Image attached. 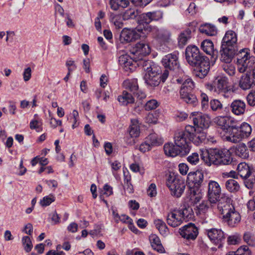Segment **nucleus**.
Masks as SVG:
<instances>
[{
    "label": "nucleus",
    "mask_w": 255,
    "mask_h": 255,
    "mask_svg": "<svg viewBox=\"0 0 255 255\" xmlns=\"http://www.w3.org/2000/svg\"><path fill=\"white\" fill-rule=\"evenodd\" d=\"M192 116L194 125L196 129H206L209 127L210 119L207 115L197 113Z\"/></svg>",
    "instance_id": "aec40b11"
},
{
    "label": "nucleus",
    "mask_w": 255,
    "mask_h": 255,
    "mask_svg": "<svg viewBox=\"0 0 255 255\" xmlns=\"http://www.w3.org/2000/svg\"><path fill=\"white\" fill-rule=\"evenodd\" d=\"M201 46L204 52L211 56V62L215 63L218 57V51L214 49L212 41L210 40H204L202 42Z\"/></svg>",
    "instance_id": "6ab92c4d"
},
{
    "label": "nucleus",
    "mask_w": 255,
    "mask_h": 255,
    "mask_svg": "<svg viewBox=\"0 0 255 255\" xmlns=\"http://www.w3.org/2000/svg\"><path fill=\"white\" fill-rule=\"evenodd\" d=\"M163 149L166 155L175 157L177 155L182 156L187 154L191 147L189 144H164Z\"/></svg>",
    "instance_id": "ddd939ff"
},
{
    "label": "nucleus",
    "mask_w": 255,
    "mask_h": 255,
    "mask_svg": "<svg viewBox=\"0 0 255 255\" xmlns=\"http://www.w3.org/2000/svg\"><path fill=\"white\" fill-rule=\"evenodd\" d=\"M145 34L140 25L133 29L124 28L120 34V40L122 43H128L134 41L140 37V34Z\"/></svg>",
    "instance_id": "4468645a"
},
{
    "label": "nucleus",
    "mask_w": 255,
    "mask_h": 255,
    "mask_svg": "<svg viewBox=\"0 0 255 255\" xmlns=\"http://www.w3.org/2000/svg\"><path fill=\"white\" fill-rule=\"evenodd\" d=\"M218 209L223 215V222L229 227L235 228L241 221V216L233 204V200L228 197H224L220 201Z\"/></svg>",
    "instance_id": "7ed1b4c3"
},
{
    "label": "nucleus",
    "mask_w": 255,
    "mask_h": 255,
    "mask_svg": "<svg viewBox=\"0 0 255 255\" xmlns=\"http://www.w3.org/2000/svg\"><path fill=\"white\" fill-rule=\"evenodd\" d=\"M255 64V57L251 55L249 49H242L237 54V69L240 73L251 71Z\"/></svg>",
    "instance_id": "423d86ee"
},
{
    "label": "nucleus",
    "mask_w": 255,
    "mask_h": 255,
    "mask_svg": "<svg viewBox=\"0 0 255 255\" xmlns=\"http://www.w3.org/2000/svg\"><path fill=\"white\" fill-rule=\"evenodd\" d=\"M151 246L153 250L159 253H165V249L162 246L159 237L155 234L149 236Z\"/></svg>",
    "instance_id": "7c9ffc66"
},
{
    "label": "nucleus",
    "mask_w": 255,
    "mask_h": 255,
    "mask_svg": "<svg viewBox=\"0 0 255 255\" xmlns=\"http://www.w3.org/2000/svg\"><path fill=\"white\" fill-rule=\"evenodd\" d=\"M182 217L179 214L177 209L171 210L167 214L166 222L168 225L173 228L179 226L183 223Z\"/></svg>",
    "instance_id": "4be33fe9"
},
{
    "label": "nucleus",
    "mask_w": 255,
    "mask_h": 255,
    "mask_svg": "<svg viewBox=\"0 0 255 255\" xmlns=\"http://www.w3.org/2000/svg\"><path fill=\"white\" fill-rule=\"evenodd\" d=\"M161 70L159 67L153 66V69L149 70L144 74L143 79L145 83L150 86H158L160 82H164L167 78L169 72L168 70H165L161 75Z\"/></svg>",
    "instance_id": "6e6552de"
},
{
    "label": "nucleus",
    "mask_w": 255,
    "mask_h": 255,
    "mask_svg": "<svg viewBox=\"0 0 255 255\" xmlns=\"http://www.w3.org/2000/svg\"><path fill=\"white\" fill-rule=\"evenodd\" d=\"M210 106L213 111H217L222 109V104L220 101L217 99H213L210 101Z\"/></svg>",
    "instance_id": "8fccbe9b"
},
{
    "label": "nucleus",
    "mask_w": 255,
    "mask_h": 255,
    "mask_svg": "<svg viewBox=\"0 0 255 255\" xmlns=\"http://www.w3.org/2000/svg\"><path fill=\"white\" fill-rule=\"evenodd\" d=\"M204 175L201 171L190 172L187 177L189 183H192L197 187H199L203 181Z\"/></svg>",
    "instance_id": "bb28decb"
},
{
    "label": "nucleus",
    "mask_w": 255,
    "mask_h": 255,
    "mask_svg": "<svg viewBox=\"0 0 255 255\" xmlns=\"http://www.w3.org/2000/svg\"><path fill=\"white\" fill-rule=\"evenodd\" d=\"M215 122L224 132L223 135L222 132H221V136L222 138L224 135H231L229 132L232 129H236L239 128V126L237 125V122L231 117H217L215 119Z\"/></svg>",
    "instance_id": "9d476101"
},
{
    "label": "nucleus",
    "mask_w": 255,
    "mask_h": 255,
    "mask_svg": "<svg viewBox=\"0 0 255 255\" xmlns=\"http://www.w3.org/2000/svg\"><path fill=\"white\" fill-rule=\"evenodd\" d=\"M179 171L182 175H186L188 171V167L185 163H180L178 165Z\"/></svg>",
    "instance_id": "e2e57ef3"
},
{
    "label": "nucleus",
    "mask_w": 255,
    "mask_h": 255,
    "mask_svg": "<svg viewBox=\"0 0 255 255\" xmlns=\"http://www.w3.org/2000/svg\"><path fill=\"white\" fill-rule=\"evenodd\" d=\"M51 219L54 224H57L60 222V218L56 212L51 214Z\"/></svg>",
    "instance_id": "774afa93"
},
{
    "label": "nucleus",
    "mask_w": 255,
    "mask_h": 255,
    "mask_svg": "<svg viewBox=\"0 0 255 255\" xmlns=\"http://www.w3.org/2000/svg\"><path fill=\"white\" fill-rule=\"evenodd\" d=\"M225 187L230 192H236L240 189V186L238 182L235 179H229L225 183Z\"/></svg>",
    "instance_id": "79ce46f5"
},
{
    "label": "nucleus",
    "mask_w": 255,
    "mask_h": 255,
    "mask_svg": "<svg viewBox=\"0 0 255 255\" xmlns=\"http://www.w3.org/2000/svg\"><path fill=\"white\" fill-rule=\"evenodd\" d=\"M118 100L124 106L133 104L134 102V99L131 94L126 91H123L122 95L119 96Z\"/></svg>",
    "instance_id": "72a5a7b5"
},
{
    "label": "nucleus",
    "mask_w": 255,
    "mask_h": 255,
    "mask_svg": "<svg viewBox=\"0 0 255 255\" xmlns=\"http://www.w3.org/2000/svg\"><path fill=\"white\" fill-rule=\"evenodd\" d=\"M119 62L121 66H123L126 70H132L137 65V61L133 58V55H121L119 59Z\"/></svg>",
    "instance_id": "5701e85b"
},
{
    "label": "nucleus",
    "mask_w": 255,
    "mask_h": 255,
    "mask_svg": "<svg viewBox=\"0 0 255 255\" xmlns=\"http://www.w3.org/2000/svg\"><path fill=\"white\" fill-rule=\"evenodd\" d=\"M111 8L114 10H117L120 7L125 8L128 5L129 0H110Z\"/></svg>",
    "instance_id": "c9c22d12"
},
{
    "label": "nucleus",
    "mask_w": 255,
    "mask_h": 255,
    "mask_svg": "<svg viewBox=\"0 0 255 255\" xmlns=\"http://www.w3.org/2000/svg\"><path fill=\"white\" fill-rule=\"evenodd\" d=\"M178 233L182 238L188 241L195 240L198 235V230L194 224L190 223L179 228Z\"/></svg>",
    "instance_id": "f3484780"
},
{
    "label": "nucleus",
    "mask_w": 255,
    "mask_h": 255,
    "mask_svg": "<svg viewBox=\"0 0 255 255\" xmlns=\"http://www.w3.org/2000/svg\"><path fill=\"white\" fill-rule=\"evenodd\" d=\"M177 55L178 53L176 52H174L164 56L162 59V63L166 68L165 70H167V69L171 71L178 70L179 64L178 61Z\"/></svg>",
    "instance_id": "a211bd4d"
},
{
    "label": "nucleus",
    "mask_w": 255,
    "mask_h": 255,
    "mask_svg": "<svg viewBox=\"0 0 255 255\" xmlns=\"http://www.w3.org/2000/svg\"><path fill=\"white\" fill-rule=\"evenodd\" d=\"M179 214L182 217V220H188L192 217V210L189 207L183 206V207L177 209Z\"/></svg>",
    "instance_id": "a19ab883"
},
{
    "label": "nucleus",
    "mask_w": 255,
    "mask_h": 255,
    "mask_svg": "<svg viewBox=\"0 0 255 255\" xmlns=\"http://www.w3.org/2000/svg\"><path fill=\"white\" fill-rule=\"evenodd\" d=\"M21 242L24 250L27 253L31 251L32 249V244L30 238L28 236H24L22 238Z\"/></svg>",
    "instance_id": "de8ad7c7"
},
{
    "label": "nucleus",
    "mask_w": 255,
    "mask_h": 255,
    "mask_svg": "<svg viewBox=\"0 0 255 255\" xmlns=\"http://www.w3.org/2000/svg\"><path fill=\"white\" fill-rule=\"evenodd\" d=\"M206 88L211 92L227 99L231 98L234 93L231 86L229 85L228 79L226 77L216 78L212 83L207 84Z\"/></svg>",
    "instance_id": "39448f33"
},
{
    "label": "nucleus",
    "mask_w": 255,
    "mask_h": 255,
    "mask_svg": "<svg viewBox=\"0 0 255 255\" xmlns=\"http://www.w3.org/2000/svg\"><path fill=\"white\" fill-rule=\"evenodd\" d=\"M187 160L189 162L193 165H196L199 161V155L197 153H193L191 155H189L187 158Z\"/></svg>",
    "instance_id": "5fc2aeb1"
},
{
    "label": "nucleus",
    "mask_w": 255,
    "mask_h": 255,
    "mask_svg": "<svg viewBox=\"0 0 255 255\" xmlns=\"http://www.w3.org/2000/svg\"><path fill=\"white\" fill-rule=\"evenodd\" d=\"M186 59L188 64L195 68L193 74L200 79L204 78L210 69L209 59L200 52L196 46H188L185 51Z\"/></svg>",
    "instance_id": "f257e3e1"
},
{
    "label": "nucleus",
    "mask_w": 255,
    "mask_h": 255,
    "mask_svg": "<svg viewBox=\"0 0 255 255\" xmlns=\"http://www.w3.org/2000/svg\"><path fill=\"white\" fill-rule=\"evenodd\" d=\"M166 185L171 191L172 195L177 198L182 195L185 188V183L183 180L171 175L168 178Z\"/></svg>",
    "instance_id": "f8f14e48"
},
{
    "label": "nucleus",
    "mask_w": 255,
    "mask_h": 255,
    "mask_svg": "<svg viewBox=\"0 0 255 255\" xmlns=\"http://www.w3.org/2000/svg\"><path fill=\"white\" fill-rule=\"evenodd\" d=\"M150 13L151 21H157L159 20L162 17V13L160 11H155L153 12H149Z\"/></svg>",
    "instance_id": "bf43d9fd"
},
{
    "label": "nucleus",
    "mask_w": 255,
    "mask_h": 255,
    "mask_svg": "<svg viewBox=\"0 0 255 255\" xmlns=\"http://www.w3.org/2000/svg\"><path fill=\"white\" fill-rule=\"evenodd\" d=\"M207 232L209 238L214 244H220L225 240V234L221 229L212 228L207 230Z\"/></svg>",
    "instance_id": "b1692460"
},
{
    "label": "nucleus",
    "mask_w": 255,
    "mask_h": 255,
    "mask_svg": "<svg viewBox=\"0 0 255 255\" xmlns=\"http://www.w3.org/2000/svg\"><path fill=\"white\" fill-rule=\"evenodd\" d=\"M23 76L24 81L26 82L30 80L31 77V69L30 67H28L24 69Z\"/></svg>",
    "instance_id": "680f3d73"
},
{
    "label": "nucleus",
    "mask_w": 255,
    "mask_h": 255,
    "mask_svg": "<svg viewBox=\"0 0 255 255\" xmlns=\"http://www.w3.org/2000/svg\"><path fill=\"white\" fill-rule=\"evenodd\" d=\"M129 207L134 210H137L139 208V204L135 200H130L128 202Z\"/></svg>",
    "instance_id": "338daca9"
},
{
    "label": "nucleus",
    "mask_w": 255,
    "mask_h": 255,
    "mask_svg": "<svg viewBox=\"0 0 255 255\" xmlns=\"http://www.w3.org/2000/svg\"><path fill=\"white\" fill-rule=\"evenodd\" d=\"M230 150L237 156L242 158L246 159L249 157V150L246 144H236Z\"/></svg>",
    "instance_id": "cd10ccee"
},
{
    "label": "nucleus",
    "mask_w": 255,
    "mask_h": 255,
    "mask_svg": "<svg viewBox=\"0 0 255 255\" xmlns=\"http://www.w3.org/2000/svg\"><path fill=\"white\" fill-rule=\"evenodd\" d=\"M154 224L159 231L160 234L163 236H167L168 229L165 222L161 219H156L154 221Z\"/></svg>",
    "instance_id": "e433bc0d"
},
{
    "label": "nucleus",
    "mask_w": 255,
    "mask_h": 255,
    "mask_svg": "<svg viewBox=\"0 0 255 255\" xmlns=\"http://www.w3.org/2000/svg\"><path fill=\"white\" fill-rule=\"evenodd\" d=\"M122 17L124 20L134 19L138 15V10L135 8H129L124 11Z\"/></svg>",
    "instance_id": "ea45409f"
},
{
    "label": "nucleus",
    "mask_w": 255,
    "mask_h": 255,
    "mask_svg": "<svg viewBox=\"0 0 255 255\" xmlns=\"http://www.w3.org/2000/svg\"><path fill=\"white\" fill-rule=\"evenodd\" d=\"M163 139L155 133L150 134L146 138L144 143H162Z\"/></svg>",
    "instance_id": "a18cd8bd"
},
{
    "label": "nucleus",
    "mask_w": 255,
    "mask_h": 255,
    "mask_svg": "<svg viewBox=\"0 0 255 255\" xmlns=\"http://www.w3.org/2000/svg\"><path fill=\"white\" fill-rule=\"evenodd\" d=\"M220 184L214 180H210L208 183L207 196L210 203H215L219 200L221 194Z\"/></svg>",
    "instance_id": "dca6fc26"
},
{
    "label": "nucleus",
    "mask_w": 255,
    "mask_h": 255,
    "mask_svg": "<svg viewBox=\"0 0 255 255\" xmlns=\"http://www.w3.org/2000/svg\"><path fill=\"white\" fill-rule=\"evenodd\" d=\"M147 194L150 197H155L157 195L156 186L154 183L150 184L147 190Z\"/></svg>",
    "instance_id": "864d4df0"
},
{
    "label": "nucleus",
    "mask_w": 255,
    "mask_h": 255,
    "mask_svg": "<svg viewBox=\"0 0 255 255\" xmlns=\"http://www.w3.org/2000/svg\"><path fill=\"white\" fill-rule=\"evenodd\" d=\"M123 84L126 89L129 90L133 94H134L138 89L137 80L136 79L125 80Z\"/></svg>",
    "instance_id": "4c0bfd02"
},
{
    "label": "nucleus",
    "mask_w": 255,
    "mask_h": 255,
    "mask_svg": "<svg viewBox=\"0 0 255 255\" xmlns=\"http://www.w3.org/2000/svg\"><path fill=\"white\" fill-rule=\"evenodd\" d=\"M78 230V225L74 223H71L68 227L67 230L71 233H74L77 231Z\"/></svg>",
    "instance_id": "69168bd1"
},
{
    "label": "nucleus",
    "mask_w": 255,
    "mask_h": 255,
    "mask_svg": "<svg viewBox=\"0 0 255 255\" xmlns=\"http://www.w3.org/2000/svg\"><path fill=\"white\" fill-rule=\"evenodd\" d=\"M137 66L142 68V70L145 71V73L148 70L150 71V69H153V67L155 66L152 64L150 60H146L144 57H143L139 60H137Z\"/></svg>",
    "instance_id": "37998d69"
},
{
    "label": "nucleus",
    "mask_w": 255,
    "mask_h": 255,
    "mask_svg": "<svg viewBox=\"0 0 255 255\" xmlns=\"http://www.w3.org/2000/svg\"><path fill=\"white\" fill-rule=\"evenodd\" d=\"M244 241L249 246L255 245V235L253 231H248L245 232L243 236Z\"/></svg>",
    "instance_id": "49530a36"
},
{
    "label": "nucleus",
    "mask_w": 255,
    "mask_h": 255,
    "mask_svg": "<svg viewBox=\"0 0 255 255\" xmlns=\"http://www.w3.org/2000/svg\"><path fill=\"white\" fill-rule=\"evenodd\" d=\"M23 232L24 233L28 234L29 235H31L33 231V226L30 223L26 224L23 230H22Z\"/></svg>",
    "instance_id": "0e129e2a"
},
{
    "label": "nucleus",
    "mask_w": 255,
    "mask_h": 255,
    "mask_svg": "<svg viewBox=\"0 0 255 255\" xmlns=\"http://www.w3.org/2000/svg\"><path fill=\"white\" fill-rule=\"evenodd\" d=\"M158 106V103L155 100H150L146 102L145 105L146 110H152L155 109Z\"/></svg>",
    "instance_id": "3c124183"
},
{
    "label": "nucleus",
    "mask_w": 255,
    "mask_h": 255,
    "mask_svg": "<svg viewBox=\"0 0 255 255\" xmlns=\"http://www.w3.org/2000/svg\"><path fill=\"white\" fill-rule=\"evenodd\" d=\"M238 50L232 49L225 46L221 45L220 60L226 63H230L235 54H237Z\"/></svg>",
    "instance_id": "393cba45"
},
{
    "label": "nucleus",
    "mask_w": 255,
    "mask_h": 255,
    "mask_svg": "<svg viewBox=\"0 0 255 255\" xmlns=\"http://www.w3.org/2000/svg\"><path fill=\"white\" fill-rule=\"evenodd\" d=\"M110 163L112 167V173L113 175H115V172L121 169L122 166L121 163L117 160L110 162Z\"/></svg>",
    "instance_id": "4d7b16f0"
},
{
    "label": "nucleus",
    "mask_w": 255,
    "mask_h": 255,
    "mask_svg": "<svg viewBox=\"0 0 255 255\" xmlns=\"http://www.w3.org/2000/svg\"><path fill=\"white\" fill-rule=\"evenodd\" d=\"M200 97L202 109L204 110H206L209 107L208 97L206 94L203 93L201 94Z\"/></svg>",
    "instance_id": "603ef678"
},
{
    "label": "nucleus",
    "mask_w": 255,
    "mask_h": 255,
    "mask_svg": "<svg viewBox=\"0 0 255 255\" xmlns=\"http://www.w3.org/2000/svg\"><path fill=\"white\" fill-rule=\"evenodd\" d=\"M55 200L54 195L50 194L48 196L44 197L40 201V204L42 206H49L51 203L53 202Z\"/></svg>",
    "instance_id": "09e8293b"
},
{
    "label": "nucleus",
    "mask_w": 255,
    "mask_h": 255,
    "mask_svg": "<svg viewBox=\"0 0 255 255\" xmlns=\"http://www.w3.org/2000/svg\"><path fill=\"white\" fill-rule=\"evenodd\" d=\"M191 33L192 31L189 28H187L180 33L178 38V44L180 47H183L187 44L191 37Z\"/></svg>",
    "instance_id": "2f4dec72"
},
{
    "label": "nucleus",
    "mask_w": 255,
    "mask_h": 255,
    "mask_svg": "<svg viewBox=\"0 0 255 255\" xmlns=\"http://www.w3.org/2000/svg\"><path fill=\"white\" fill-rule=\"evenodd\" d=\"M240 240V238L237 234L230 236L228 238V242L231 245H236L239 242Z\"/></svg>",
    "instance_id": "13d9d810"
},
{
    "label": "nucleus",
    "mask_w": 255,
    "mask_h": 255,
    "mask_svg": "<svg viewBox=\"0 0 255 255\" xmlns=\"http://www.w3.org/2000/svg\"><path fill=\"white\" fill-rule=\"evenodd\" d=\"M140 133L138 121L136 119H131V124L129 128V133L131 137H136Z\"/></svg>",
    "instance_id": "f704fd0d"
},
{
    "label": "nucleus",
    "mask_w": 255,
    "mask_h": 255,
    "mask_svg": "<svg viewBox=\"0 0 255 255\" xmlns=\"http://www.w3.org/2000/svg\"><path fill=\"white\" fill-rule=\"evenodd\" d=\"M237 170L239 175L243 178H248L251 174V169L248 164L242 162L238 165Z\"/></svg>",
    "instance_id": "473e14b6"
},
{
    "label": "nucleus",
    "mask_w": 255,
    "mask_h": 255,
    "mask_svg": "<svg viewBox=\"0 0 255 255\" xmlns=\"http://www.w3.org/2000/svg\"><path fill=\"white\" fill-rule=\"evenodd\" d=\"M150 13L148 12L147 13H142L140 15L138 25L141 26V29H143V32L150 30V27L148 24L152 21L150 16Z\"/></svg>",
    "instance_id": "c85d7f7f"
},
{
    "label": "nucleus",
    "mask_w": 255,
    "mask_h": 255,
    "mask_svg": "<svg viewBox=\"0 0 255 255\" xmlns=\"http://www.w3.org/2000/svg\"><path fill=\"white\" fill-rule=\"evenodd\" d=\"M221 45L238 50L237 34L232 30L227 31L222 39Z\"/></svg>",
    "instance_id": "412c9836"
},
{
    "label": "nucleus",
    "mask_w": 255,
    "mask_h": 255,
    "mask_svg": "<svg viewBox=\"0 0 255 255\" xmlns=\"http://www.w3.org/2000/svg\"><path fill=\"white\" fill-rule=\"evenodd\" d=\"M174 143H193L205 142L206 133L196 129L195 127L187 125L184 131L175 133L174 135Z\"/></svg>",
    "instance_id": "20e7f679"
},
{
    "label": "nucleus",
    "mask_w": 255,
    "mask_h": 255,
    "mask_svg": "<svg viewBox=\"0 0 255 255\" xmlns=\"http://www.w3.org/2000/svg\"><path fill=\"white\" fill-rule=\"evenodd\" d=\"M124 188L128 193H132L133 192V188L131 184V177L128 172H125L124 171Z\"/></svg>",
    "instance_id": "58836bf2"
},
{
    "label": "nucleus",
    "mask_w": 255,
    "mask_h": 255,
    "mask_svg": "<svg viewBox=\"0 0 255 255\" xmlns=\"http://www.w3.org/2000/svg\"><path fill=\"white\" fill-rule=\"evenodd\" d=\"M150 51V48L148 44L140 42L132 47L129 52L130 54L133 55V58L137 61L149 54Z\"/></svg>",
    "instance_id": "2eb2a0df"
},
{
    "label": "nucleus",
    "mask_w": 255,
    "mask_h": 255,
    "mask_svg": "<svg viewBox=\"0 0 255 255\" xmlns=\"http://www.w3.org/2000/svg\"><path fill=\"white\" fill-rule=\"evenodd\" d=\"M202 159L208 166L215 165H228L231 163L233 158L231 150L226 148L218 149L211 148L201 149Z\"/></svg>",
    "instance_id": "f03ea898"
},
{
    "label": "nucleus",
    "mask_w": 255,
    "mask_h": 255,
    "mask_svg": "<svg viewBox=\"0 0 255 255\" xmlns=\"http://www.w3.org/2000/svg\"><path fill=\"white\" fill-rule=\"evenodd\" d=\"M199 31L208 36H215L217 33V29L216 26L210 23L201 24L199 28Z\"/></svg>",
    "instance_id": "c756f323"
},
{
    "label": "nucleus",
    "mask_w": 255,
    "mask_h": 255,
    "mask_svg": "<svg viewBox=\"0 0 255 255\" xmlns=\"http://www.w3.org/2000/svg\"><path fill=\"white\" fill-rule=\"evenodd\" d=\"M178 83L182 84L180 88V94L181 98L188 104L196 105L198 100L196 96L191 93L194 88V84L193 81L189 78L183 81L182 79H177Z\"/></svg>",
    "instance_id": "0eeeda50"
},
{
    "label": "nucleus",
    "mask_w": 255,
    "mask_h": 255,
    "mask_svg": "<svg viewBox=\"0 0 255 255\" xmlns=\"http://www.w3.org/2000/svg\"><path fill=\"white\" fill-rule=\"evenodd\" d=\"M231 111L236 115H242L244 114L246 109L245 103L241 100H235L231 104Z\"/></svg>",
    "instance_id": "a878e982"
},
{
    "label": "nucleus",
    "mask_w": 255,
    "mask_h": 255,
    "mask_svg": "<svg viewBox=\"0 0 255 255\" xmlns=\"http://www.w3.org/2000/svg\"><path fill=\"white\" fill-rule=\"evenodd\" d=\"M240 129L233 135H224L222 139L224 141L231 142L234 143L240 142L243 138L248 137L252 132V128L247 123H243L240 127Z\"/></svg>",
    "instance_id": "1a4fd4ad"
},
{
    "label": "nucleus",
    "mask_w": 255,
    "mask_h": 255,
    "mask_svg": "<svg viewBox=\"0 0 255 255\" xmlns=\"http://www.w3.org/2000/svg\"><path fill=\"white\" fill-rule=\"evenodd\" d=\"M153 144H136L135 149H138L141 152L144 153L150 150Z\"/></svg>",
    "instance_id": "6e6d98bb"
},
{
    "label": "nucleus",
    "mask_w": 255,
    "mask_h": 255,
    "mask_svg": "<svg viewBox=\"0 0 255 255\" xmlns=\"http://www.w3.org/2000/svg\"><path fill=\"white\" fill-rule=\"evenodd\" d=\"M170 33L169 31L165 29H160L157 31L156 37L161 42H168L170 39Z\"/></svg>",
    "instance_id": "c03bdc74"
},
{
    "label": "nucleus",
    "mask_w": 255,
    "mask_h": 255,
    "mask_svg": "<svg viewBox=\"0 0 255 255\" xmlns=\"http://www.w3.org/2000/svg\"><path fill=\"white\" fill-rule=\"evenodd\" d=\"M237 255H251V252L248 247H241L236 251Z\"/></svg>",
    "instance_id": "052dcab7"
},
{
    "label": "nucleus",
    "mask_w": 255,
    "mask_h": 255,
    "mask_svg": "<svg viewBox=\"0 0 255 255\" xmlns=\"http://www.w3.org/2000/svg\"><path fill=\"white\" fill-rule=\"evenodd\" d=\"M215 122L224 132L223 135L222 132H221V136L222 138L224 135H231L229 132L232 129H236L239 128V126L237 125V122L231 117H217L215 119Z\"/></svg>",
    "instance_id": "9b49d317"
}]
</instances>
